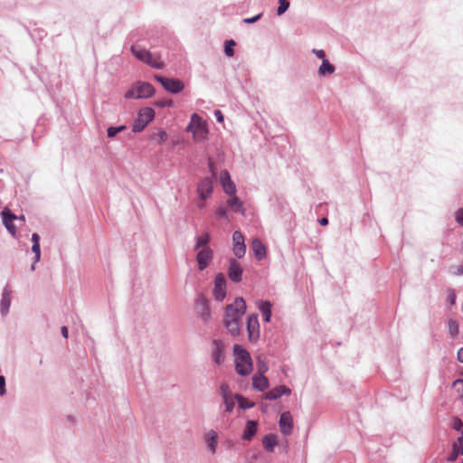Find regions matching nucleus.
Returning <instances> with one entry per match:
<instances>
[{"mask_svg": "<svg viewBox=\"0 0 463 463\" xmlns=\"http://www.w3.org/2000/svg\"><path fill=\"white\" fill-rule=\"evenodd\" d=\"M453 387H454L458 398L463 399V379L456 380L453 383Z\"/></svg>", "mask_w": 463, "mask_h": 463, "instance_id": "34", "label": "nucleus"}, {"mask_svg": "<svg viewBox=\"0 0 463 463\" xmlns=\"http://www.w3.org/2000/svg\"><path fill=\"white\" fill-rule=\"evenodd\" d=\"M457 358L458 362L463 363V347L458 351Z\"/></svg>", "mask_w": 463, "mask_h": 463, "instance_id": "50", "label": "nucleus"}, {"mask_svg": "<svg viewBox=\"0 0 463 463\" xmlns=\"http://www.w3.org/2000/svg\"><path fill=\"white\" fill-rule=\"evenodd\" d=\"M197 193L202 200L207 199L213 193V181L211 178L202 179L197 185Z\"/></svg>", "mask_w": 463, "mask_h": 463, "instance_id": "14", "label": "nucleus"}, {"mask_svg": "<svg viewBox=\"0 0 463 463\" xmlns=\"http://www.w3.org/2000/svg\"><path fill=\"white\" fill-rule=\"evenodd\" d=\"M242 272L243 269L240 263L236 260L232 259L230 260L228 269V276L230 279L232 280L233 282H240L242 278Z\"/></svg>", "mask_w": 463, "mask_h": 463, "instance_id": "15", "label": "nucleus"}, {"mask_svg": "<svg viewBox=\"0 0 463 463\" xmlns=\"http://www.w3.org/2000/svg\"><path fill=\"white\" fill-rule=\"evenodd\" d=\"M235 398L239 402V406L241 409H250L254 406V403L241 396V394H235Z\"/></svg>", "mask_w": 463, "mask_h": 463, "instance_id": "30", "label": "nucleus"}, {"mask_svg": "<svg viewBox=\"0 0 463 463\" xmlns=\"http://www.w3.org/2000/svg\"><path fill=\"white\" fill-rule=\"evenodd\" d=\"M245 311L246 303L242 298H237L232 304L226 307L223 323L232 335L240 334V320Z\"/></svg>", "mask_w": 463, "mask_h": 463, "instance_id": "1", "label": "nucleus"}, {"mask_svg": "<svg viewBox=\"0 0 463 463\" xmlns=\"http://www.w3.org/2000/svg\"><path fill=\"white\" fill-rule=\"evenodd\" d=\"M455 220L458 224L463 226V208L458 209L455 213Z\"/></svg>", "mask_w": 463, "mask_h": 463, "instance_id": "42", "label": "nucleus"}, {"mask_svg": "<svg viewBox=\"0 0 463 463\" xmlns=\"http://www.w3.org/2000/svg\"><path fill=\"white\" fill-rule=\"evenodd\" d=\"M154 87L147 82L138 81L134 84L125 94L126 99H147L154 95Z\"/></svg>", "mask_w": 463, "mask_h": 463, "instance_id": "5", "label": "nucleus"}, {"mask_svg": "<svg viewBox=\"0 0 463 463\" xmlns=\"http://www.w3.org/2000/svg\"><path fill=\"white\" fill-rule=\"evenodd\" d=\"M33 244H40V236L37 233L32 235Z\"/></svg>", "mask_w": 463, "mask_h": 463, "instance_id": "49", "label": "nucleus"}, {"mask_svg": "<svg viewBox=\"0 0 463 463\" xmlns=\"http://www.w3.org/2000/svg\"><path fill=\"white\" fill-rule=\"evenodd\" d=\"M257 307L261 312L264 321L269 322L271 317V303L269 301L260 300L257 302Z\"/></svg>", "mask_w": 463, "mask_h": 463, "instance_id": "21", "label": "nucleus"}, {"mask_svg": "<svg viewBox=\"0 0 463 463\" xmlns=\"http://www.w3.org/2000/svg\"><path fill=\"white\" fill-rule=\"evenodd\" d=\"M448 301L450 305H454L456 303V293L452 288L448 289Z\"/></svg>", "mask_w": 463, "mask_h": 463, "instance_id": "41", "label": "nucleus"}, {"mask_svg": "<svg viewBox=\"0 0 463 463\" xmlns=\"http://www.w3.org/2000/svg\"><path fill=\"white\" fill-rule=\"evenodd\" d=\"M196 260L200 270H203L212 261L213 251L210 247H203L198 250Z\"/></svg>", "mask_w": 463, "mask_h": 463, "instance_id": "10", "label": "nucleus"}, {"mask_svg": "<svg viewBox=\"0 0 463 463\" xmlns=\"http://www.w3.org/2000/svg\"><path fill=\"white\" fill-rule=\"evenodd\" d=\"M219 392L222 396V399L225 398V397L232 396L230 388H229L227 383L221 384L220 389H219Z\"/></svg>", "mask_w": 463, "mask_h": 463, "instance_id": "39", "label": "nucleus"}, {"mask_svg": "<svg viewBox=\"0 0 463 463\" xmlns=\"http://www.w3.org/2000/svg\"><path fill=\"white\" fill-rule=\"evenodd\" d=\"M314 52L318 58L325 59V52L322 50H315Z\"/></svg>", "mask_w": 463, "mask_h": 463, "instance_id": "51", "label": "nucleus"}, {"mask_svg": "<svg viewBox=\"0 0 463 463\" xmlns=\"http://www.w3.org/2000/svg\"><path fill=\"white\" fill-rule=\"evenodd\" d=\"M155 118V111L151 108L141 109L138 112L137 118L134 121L132 130L134 132L142 131L149 122Z\"/></svg>", "mask_w": 463, "mask_h": 463, "instance_id": "6", "label": "nucleus"}, {"mask_svg": "<svg viewBox=\"0 0 463 463\" xmlns=\"http://www.w3.org/2000/svg\"><path fill=\"white\" fill-rule=\"evenodd\" d=\"M5 379L4 376L0 375V395H4L5 392Z\"/></svg>", "mask_w": 463, "mask_h": 463, "instance_id": "46", "label": "nucleus"}, {"mask_svg": "<svg viewBox=\"0 0 463 463\" xmlns=\"http://www.w3.org/2000/svg\"><path fill=\"white\" fill-rule=\"evenodd\" d=\"M216 213L219 217H226V210L222 207H219Z\"/></svg>", "mask_w": 463, "mask_h": 463, "instance_id": "48", "label": "nucleus"}, {"mask_svg": "<svg viewBox=\"0 0 463 463\" xmlns=\"http://www.w3.org/2000/svg\"><path fill=\"white\" fill-rule=\"evenodd\" d=\"M227 201L228 206L236 213L244 214V208L242 202L234 194Z\"/></svg>", "mask_w": 463, "mask_h": 463, "instance_id": "25", "label": "nucleus"}, {"mask_svg": "<svg viewBox=\"0 0 463 463\" xmlns=\"http://www.w3.org/2000/svg\"><path fill=\"white\" fill-rule=\"evenodd\" d=\"M233 355L236 373L241 376L249 375L253 369L250 353L241 345H234Z\"/></svg>", "mask_w": 463, "mask_h": 463, "instance_id": "2", "label": "nucleus"}, {"mask_svg": "<svg viewBox=\"0 0 463 463\" xmlns=\"http://www.w3.org/2000/svg\"><path fill=\"white\" fill-rule=\"evenodd\" d=\"M258 369H259V374L264 375V373H266L268 371V365L264 362L259 360Z\"/></svg>", "mask_w": 463, "mask_h": 463, "instance_id": "43", "label": "nucleus"}, {"mask_svg": "<svg viewBox=\"0 0 463 463\" xmlns=\"http://www.w3.org/2000/svg\"><path fill=\"white\" fill-rule=\"evenodd\" d=\"M251 249L257 260H260L266 257V247L259 239H254L251 242Z\"/></svg>", "mask_w": 463, "mask_h": 463, "instance_id": "19", "label": "nucleus"}, {"mask_svg": "<svg viewBox=\"0 0 463 463\" xmlns=\"http://www.w3.org/2000/svg\"><path fill=\"white\" fill-rule=\"evenodd\" d=\"M61 331L62 335H63L65 338H67V337H68V328H67V326H62V327L61 328Z\"/></svg>", "mask_w": 463, "mask_h": 463, "instance_id": "52", "label": "nucleus"}, {"mask_svg": "<svg viewBox=\"0 0 463 463\" xmlns=\"http://www.w3.org/2000/svg\"><path fill=\"white\" fill-rule=\"evenodd\" d=\"M235 395L234 396H230V397H225L223 398V403L225 405V411L227 412H232L234 406H235Z\"/></svg>", "mask_w": 463, "mask_h": 463, "instance_id": "32", "label": "nucleus"}, {"mask_svg": "<svg viewBox=\"0 0 463 463\" xmlns=\"http://www.w3.org/2000/svg\"><path fill=\"white\" fill-rule=\"evenodd\" d=\"M279 7H278V10H277V14L279 15H281L282 14H284L288 8L289 7V2L288 0H279Z\"/></svg>", "mask_w": 463, "mask_h": 463, "instance_id": "36", "label": "nucleus"}, {"mask_svg": "<svg viewBox=\"0 0 463 463\" xmlns=\"http://www.w3.org/2000/svg\"><path fill=\"white\" fill-rule=\"evenodd\" d=\"M234 45H235V42L233 40H229L225 43L224 52L227 56L232 57L234 55V50H233Z\"/></svg>", "mask_w": 463, "mask_h": 463, "instance_id": "35", "label": "nucleus"}, {"mask_svg": "<svg viewBox=\"0 0 463 463\" xmlns=\"http://www.w3.org/2000/svg\"><path fill=\"white\" fill-rule=\"evenodd\" d=\"M16 219H17V220H20V221H23V222H24V221H25V218H24V215H21V216H19V217L17 216V218H16Z\"/></svg>", "mask_w": 463, "mask_h": 463, "instance_id": "54", "label": "nucleus"}, {"mask_svg": "<svg viewBox=\"0 0 463 463\" xmlns=\"http://www.w3.org/2000/svg\"><path fill=\"white\" fill-rule=\"evenodd\" d=\"M214 116L218 122H221V123L223 122L224 118H223L222 113L220 110H215Z\"/></svg>", "mask_w": 463, "mask_h": 463, "instance_id": "47", "label": "nucleus"}, {"mask_svg": "<svg viewBox=\"0 0 463 463\" xmlns=\"http://www.w3.org/2000/svg\"><path fill=\"white\" fill-rule=\"evenodd\" d=\"M225 344L222 340H213L212 343V358L216 364H221L225 360Z\"/></svg>", "mask_w": 463, "mask_h": 463, "instance_id": "9", "label": "nucleus"}, {"mask_svg": "<svg viewBox=\"0 0 463 463\" xmlns=\"http://www.w3.org/2000/svg\"><path fill=\"white\" fill-rule=\"evenodd\" d=\"M258 429L257 421L249 420L246 424V428L242 434V439L244 440H250L252 437L256 434Z\"/></svg>", "mask_w": 463, "mask_h": 463, "instance_id": "23", "label": "nucleus"}, {"mask_svg": "<svg viewBox=\"0 0 463 463\" xmlns=\"http://www.w3.org/2000/svg\"><path fill=\"white\" fill-rule=\"evenodd\" d=\"M155 105L156 107L164 108V107H172L173 101L172 99H162V100H156L155 102Z\"/></svg>", "mask_w": 463, "mask_h": 463, "instance_id": "40", "label": "nucleus"}, {"mask_svg": "<svg viewBox=\"0 0 463 463\" xmlns=\"http://www.w3.org/2000/svg\"><path fill=\"white\" fill-rule=\"evenodd\" d=\"M32 250L35 254L34 263L32 265V269L33 270L35 269V263L38 262L41 258L40 244H33Z\"/></svg>", "mask_w": 463, "mask_h": 463, "instance_id": "37", "label": "nucleus"}, {"mask_svg": "<svg viewBox=\"0 0 463 463\" xmlns=\"http://www.w3.org/2000/svg\"><path fill=\"white\" fill-rule=\"evenodd\" d=\"M319 223H320L321 225H323V226L327 225V223H328V220H327V218H322V219L319 221Z\"/></svg>", "mask_w": 463, "mask_h": 463, "instance_id": "53", "label": "nucleus"}, {"mask_svg": "<svg viewBox=\"0 0 463 463\" xmlns=\"http://www.w3.org/2000/svg\"><path fill=\"white\" fill-rule=\"evenodd\" d=\"M452 427L455 429V430H460L462 427H463V422L460 419L458 418H455L452 421Z\"/></svg>", "mask_w": 463, "mask_h": 463, "instance_id": "44", "label": "nucleus"}, {"mask_svg": "<svg viewBox=\"0 0 463 463\" xmlns=\"http://www.w3.org/2000/svg\"><path fill=\"white\" fill-rule=\"evenodd\" d=\"M448 329H449V334L452 337L457 336L458 334V331H459L458 322L453 319H450L448 323Z\"/></svg>", "mask_w": 463, "mask_h": 463, "instance_id": "31", "label": "nucleus"}, {"mask_svg": "<svg viewBox=\"0 0 463 463\" xmlns=\"http://www.w3.org/2000/svg\"><path fill=\"white\" fill-rule=\"evenodd\" d=\"M198 206H199L200 208H203V207H204V203H199V204H198Z\"/></svg>", "mask_w": 463, "mask_h": 463, "instance_id": "55", "label": "nucleus"}, {"mask_svg": "<svg viewBox=\"0 0 463 463\" xmlns=\"http://www.w3.org/2000/svg\"><path fill=\"white\" fill-rule=\"evenodd\" d=\"M186 131L192 132L195 141H202L205 139L208 134L207 124L198 114L194 113L191 116V120L186 128Z\"/></svg>", "mask_w": 463, "mask_h": 463, "instance_id": "3", "label": "nucleus"}, {"mask_svg": "<svg viewBox=\"0 0 463 463\" xmlns=\"http://www.w3.org/2000/svg\"><path fill=\"white\" fill-rule=\"evenodd\" d=\"M217 433L214 430H210L206 434V441L208 443V446L213 453L215 452L216 446H217Z\"/></svg>", "mask_w": 463, "mask_h": 463, "instance_id": "27", "label": "nucleus"}, {"mask_svg": "<svg viewBox=\"0 0 463 463\" xmlns=\"http://www.w3.org/2000/svg\"><path fill=\"white\" fill-rule=\"evenodd\" d=\"M221 184L224 192L229 195H234L236 193V187L234 183L232 181L228 171H222L220 175Z\"/></svg>", "mask_w": 463, "mask_h": 463, "instance_id": "17", "label": "nucleus"}, {"mask_svg": "<svg viewBox=\"0 0 463 463\" xmlns=\"http://www.w3.org/2000/svg\"><path fill=\"white\" fill-rule=\"evenodd\" d=\"M213 296L218 301H222L226 296V280L222 273H218L215 277Z\"/></svg>", "mask_w": 463, "mask_h": 463, "instance_id": "8", "label": "nucleus"}, {"mask_svg": "<svg viewBox=\"0 0 463 463\" xmlns=\"http://www.w3.org/2000/svg\"><path fill=\"white\" fill-rule=\"evenodd\" d=\"M247 330L249 334V339L255 341L260 335V324L257 315H250L247 319Z\"/></svg>", "mask_w": 463, "mask_h": 463, "instance_id": "12", "label": "nucleus"}, {"mask_svg": "<svg viewBox=\"0 0 463 463\" xmlns=\"http://www.w3.org/2000/svg\"><path fill=\"white\" fill-rule=\"evenodd\" d=\"M290 390L287 388L286 386H278L270 391H269L265 394V399L267 400H276L279 398L282 394H289Z\"/></svg>", "mask_w": 463, "mask_h": 463, "instance_id": "20", "label": "nucleus"}, {"mask_svg": "<svg viewBox=\"0 0 463 463\" xmlns=\"http://www.w3.org/2000/svg\"><path fill=\"white\" fill-rule=\"evenodd\" d=\"M280 431L284 435H290L293 430V419L289 411H285L280 415L279 421Z\"/></svg>", "mask_w": 463, "mask_h": 463, "instance_id": "13", "label": "nucleus"}, {"mask_svg": "<svg viewBox=\"0 0 463 463\" xmlns=\"http://www.w3.org/2000/svg\"><path fill=\"white\" fill-rule=\"evenodd\" d=\"M233 253L238 258H242L246 252V246L244 244V236L239 231L233 232Z\"/></svg>", "mask_w": 463, "mask_h": 463, "instance_id": "11", "label": "nucleus"}, {"mask_svg": "<svg viewBox=\"0 0 463 463\" xmlns=\"http://www.w3.org/2000/svg\"><path fill=\"white\" fill-rule=\"evenodd\" d=\"M3 222L7 231L14 236H16V227L13 223L14 220H16L17 216L12 213L9 210H5L2 213Z\"/></svg>", "mask_w": 463, "mask_h": 463, "instance_id": "18", "label": "nucleus"}, {"mask_svg": "<svg viewBox=\"0 0 463 463\" xmlns=\"http://www.w3.org/2000/svg\"><path fill=\"white\" fill-rule=\"evenodd\" d=\"M263 447L268 451H273L277 445V438L273 434L266 435L262 440Z\"/></svg>", "mask_w": 463, "mask_h": 463, "instance_id": "26", "label": "nucleus"}, {"mask_svg": "<svg viewBox=\"0 0 463 463\" xmlns=\"http://www.w3.org/2000/svg\"><path fill=\"white\" fill-rule=\"evenodd\" d=\"M260 17H261V14H257V15H255V16L251 17V18H245V19L243 20V22H244L245 24H252V23L257 22Z\"/></svg>", "mask_w": 463, "mask_h": 463, "instance_id": "45", "label": "nucleus"}, {"mask_svg": "<svg viewBox=\"0 0 463 463\" xmlns=\"http://www.w3.org/2000/svg\"><path fill=\"white\" fill-rule=\"evenodd\" d=\"M196 307L198 309L201 319H203V321H208L211 317V313L209 308V303L205 297L201 295L197 298Z\"/></svg>", "mask_w": 463, "mask_h": 463, "instance_id": "16", "label": "nucleus"}, {"mask_svg": "<svg viewBox=\"0 0 463 463\" xmlns=\"http://www.w3.org/2000/svg\"><path fill=\"white\" fill-rule=\"evenodd\" d=\"M167 137H168V135L165 130H160L152 136V138L154 140H156L157 143L160 145L165 143L166 141Z\"/></svg>", "mask_w": 463, "mask_h": 463, "instance_id": "33", "label": "nucleus"}, {"mask_svg": "<svg viewBox=\"0 0 463 463\" xmlns=\"http://www.w3.org/2000/svg\"><path fill=\"white\" fill-rule=\"evenodd\" d=\"M125 128H126V127H124V126H120L118 128L110 127L108 128V137H114L118 133L121 132Z\"/></svg>", "mask_w": 463, "mask_h": 463, "instance_id": "38", "label": "nucleus"}, {"mask_svg": "<svg viewBox=\"0 0 463 463\" xmlns=\"http://www.w3.org/2000/svg\"><path fill=\"white\" fill-rule=\"evenodd\" d=\"M209 241H210V234L208 232H204L203 234L197 237L194 249L199 250V249H203V247H209L208 246Z\"/></svg>", "mask_w": 463, "mask_h": 463, "instance_id": "28", "label": "nucleus"}, {"mask_svg": "<svg viewBox=\"0 0 463 463\" xmlns=\"http://www.w3.org/2000/svg\"><path fill=\"white\" fill-rule=\"evenodd\" d=\"M334 71L335 67L332 64H330L326 59H324L321 66L319 67V74L324 76L326 74H332Z\"/></svg>", "mask_w": 463, "mask_h": 463, "instance_id": "29", "label": "nucleus"}, {"mask_svg": "<svg viewBox=\"0 0 463 463\" xmlns=\"http://www.w3.org/2000/svg\"><path fill=\"white\" fill-rule=\"evenodd\" d=\"M11 304V289L8 287L4 288L3 297L1 300V312L5 314L10 307Z\"/></svg>", "mask_w": 463, "mask_h": 463, "instance_id": "24", "label": "nucleus"}, {"mask_svg": "<svg viewBox=\"0 0 463 463\" xmlns=\"http://www.w3.org/2000/svg\"><path fill=\"white\" fill-rule=\"evenodd\" d=\"M131 52L137 59H138L139 61H143L150 67L156 69H162L165 65L158 55L153 54L146 49L133 45L131 47Z\"/></svg>", "mask_w": 463, "mask_h": 463, "instance_id": "4", "label": "nucleus"}, {"mask_svg": "<svg viewBox=\"0 0 463 463\" xmlns=\"http://www.w3.org/2000/svg\"><path fill=\"white\" fill-rule=\"evenodd\" d=\"M155 79L161 83L165 90L174 94L181 92L184 88V83L178 79H169L160 75H155Z\"/></svg>", "mask_w": 463, "mask_h": 463, "instance_id": "7", "label": "nucleus"}, {"mask_svg": "<svg viewBox=\"0 0 463 463\" xmlns=\"http://www.w3.org/2000/svg\"><path fill=\"white\" fill-rule=\"evenodd\" d=\"M252 386L260 392L266 390L269 386L268 378L262 374H257L252 378Z\"/></svg>", "mask_w": 463, "mask_h": 463, "instance_id": "22", "label": "nucleus"}]
</instances>
